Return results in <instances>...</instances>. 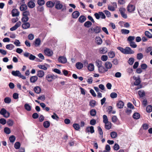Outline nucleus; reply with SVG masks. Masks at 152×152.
<instances>
[{
	"instance_id": "nucleus-18",
	"label": "nucleus",
	"mask_w": 152,
	"mask_h": 152,
	"mask_svg": "<svg viewBox=\"0 0 152 152\" xmlns=\"http://www.w3.org/2000/svg\"><path fill=\"white\" fill-rule=\"evenodd\" d=\"M124 104L123 102L121 101H119L117 103V106L118 108L121 109L123 107Z\"/></svg>"
},
{
	"instance_id": "nucleus-52",
	"label": "nucleus",
	"mask_w": 152,
	"mask_h": 152,
	"mask_svg": "<svg viewBox=\"0 0 152 152\" xmlns=\"http://www.w3.org/2000/svg\"><path fill=\"white\" fill-rule=\"evenodd\" d=\"M111 125L110 122H109V124H105V127L106 129L109 130L111 128Z\"/></svg>"
},
{
	"instance_id": "nucleus-6",
	"label": "nucleus",
	"mask_w": 152,
	"mask_h": 152,
	"mask_svg": "<svg viewBox=\"0 0 152 152\" xmlns=\"http://www.w3.org/2000/svg\"><path fill=\"white\" fill-rule=\"evenodd\" d=\"M55 7L57 10H59L61 9L63 7V5L58 0H55Z\"/></svg>"
},
{
	"instance_id": "nucleus-14",
	"label": "nucleus",
	"mask_w": 152,
	"mask_h": 152,
	"mask_svg": "<svg viewBox=\"0 0 152 152\" xmlns=\"http://www.w3.org/2000/svg\"><path fill=\"white\" fill-rule=\"evenodd\" d=\"M99 51L100 54H104L107 52V49L106 47H104L100 48L99 50Z\"/></svg>"
},
{
	"instance_id": "nucleus-27",
	"label": "nucleus",
	"mask_w": 152,
	"mask_h": 152,
	"mask_svg": "<svg viewBox=\"0 0 152 152\" xmlns=\"http://www.w3.org/2000/svg\"><path fill=\"white\" fill-rule=\"evenodd\" d=\"M88 69L90 71H93L94 69V66L92 64H89L88 66Z\"/></svg>"
},
{
	"instance_id": "nucleus-21",
	"label": "nucleus",
	"mask_w": 152,
	"mask_h": 152,
	"mask_svg": "<svg viewBox=\"0 0 152 152\" xmlns=\"http://www.w3.org/2000/svg\"><path fill=\"white\" fill-rule=\"evenodd\" d=\"M105 67L107 69H110L112 66V64L111 62L107 61L105 63Z\"/></svg>"
},
{
	"instance_id": "nucleus-31",
	"label": "nucleus",
	"mask_w": 152,
	"mask_h": 152,
	"mask_svg": "<svg viewBox=\"0 0 152 152\" xmlns=\"http://www.w3.org/2000/svg\"><path fill=\"white\" fill-rule=\"evenodd\" d=\"M103 122L105 124H109V122L108 121V119L107 116L106 115H104L103 116Z\"/></svg>"
},
{
	"instance_id": "nucleus-58",
	"label": "nucleus",
	"mask_w": 152,
	"mask_h": 152,
	"mask_svg": "<svg viewBox=\"0 0 152 152\" xmlns=\"http://www.w3.org/2000/svg\"><path fill=\"white\" fill-rule=\"evenodd\" d=\"M28 17L26 16H23L22 17L21 20L22 22H26L28 21Z\"/></svg>"
},
{
	"instance_id": "nucleus-44",
	"label": "nucleus",
	"mask_w": 152,
	"mask_h": 152,
	"mask_svg": "<svg viewBox=\"0 0 152 152\" xmlns=\"http://www.w3.org/2000/svg\"><path fill=\"white\" fill-rule=\"evenodd\" d=\"M37 77L34 76L31 77L30 79V80L31 82L34 83L37 80Z\"/></svg>"
},
{
	"instance_id": "nucleus-23",
	"label": "nucleus",
	"mask_w": 152,
	"mask_h": 152,
	"mask_svg": "<svg viewBox=\"0 0 152 152\" xmlns=\"http://www.w3.org/2000/svg\"><path fill=\"white\" fill-rule=\"evenodd\" d=\"M86 17L84 15H82L79 18L78 21L80 22L83 23L86 20Z\"/></svg>"
},
{
	"instance_id": "nucleus-15",
	"label": "nucleus",
	"mask_w": 152,
	"mask_h": 152,
	"mask_svg": "<svg viewBox=\"0 0 152 152\" xmlns=\"http://www.w3.org/2000/svg\"><path fill=\"white\" fill-rule=\"evenodd\" d=\"M12 14L13 17L18 16H19V13L17 10L13 9L12 10Z\"/></svg>"
},
{
	"instance_id": "nucleus-34",
	"label": "nucleus",
	"mask_w": 152,
	"mask_h": 152,
	"mask_svg": "<svg viewBox=\"0 0 152 152\" xmlns=\"http://www.w3.org/2000/svg\"><path fill=\"white\" fill-rule=\"evenodd\" d=\"M12 42L17 47H19L20 46V42L18 39H16L14 42Z\"/></svg>"
},
{
	"instance_id": "nucleus-16",
	"label": "nucleus",
	"mask_w": 152,
	"mask_h": 152,
	"mask_svg": "<svg viewBox=\"0 0 152 152\" xmlns=\"http://www.w3.org/2000/svg\"><path fill=\"white\" fill-rule=\"evenodd\" d=\"M11 74L14 76L19 77L21 73L19 70L12 71L11 72Z\"/></svg>"
},
{
	"instance_id": "nucleus-39",
	"label": "nucleus",
	"mask_w": 152,
	"mask_h": 152,
	"mask_svg": "<svg viewBox=\"0 0 152 152\" xmlns=\"http://www.w3.org/2000/svg\"><path fill=\"white\" fill-rule=\"evenodd\" d=\"M96 64L98 68L102 66V61L99 60H97L96 61Z\"/></svg>"
},
{
	"instance_id": "nucleus-64",
	"label": "nucleus",
	"mask_w": 152,
	"mask_h": 152,
	"mask_svg": "<svg viewBox=\"0 0 152 152\" xmlns=\"http://www.w3.org/2000/svg\"><path fill=\"white\" fill-rule=\"evenodd\" d=\"M23 16H26L28 17V16L30 15V13L29 11H25L23 12Z\"/></svg>"
},
{
	"instance_id": "nucleus-28",
	"label": "nucleus",
	"mask_w": 152,
	"mask_h": 152,
	"mask_svg": "<svg viewBox=\"0 0 152 152\" xmlns=\"http://www.w3.org/2000/svg\"><path fill=\"white\" fill-rule=\"evenodd\" d=\"M92 25V23L89 21L86 22L84 24V26L86 28L90 27Z\"/></svg>"
},
{
	"instance_id": "nucleus-47",
	"label": "nucleus",
	"mask_w": 152,
	"mask_h": 152,
	"mask_svg": "<svg viewBox=\"0 0 152 152\" xmlns=\"http://www.w3.org/2000/svg\"><path fill=\"white\" fill-rule=\"evenodd\" d=\"M117 136V133L115 132H112L110 133V136L112 138H116Z\"/></svg>"
},
{
	"instance_id": "nucleus-43",
	"label": "nucleus",
	"mask_w": 152,
	"mask_h": 152,
	"mask_svg": "<svg viewBox=\"0 0 152 152\" xmlns=\"http://www.w3.org/2000/svg\"><path fill=\"white\" fill-rule=\"evenodd\" d=\"M143 55L141 53H139L137 54V59L140 60L143 58Z\"/></svg>"
},
{
	"instance_id": "nucleus-10",
	"label": "nucleus",
	"mask_w": 152,
	"mask_h": 152,
	"mask_svg": "<svg viewBox=\"0 0 152 152\" xmlns=\"http://www.w3.org/2000/svg\"><path fill=\"white\" fill-rule=\"evenodd\" d=\"M46 5L47 7L49 8H52L55 5V0L53 1H49L47 2Z\"/></svg>"
},
{
	"instance_id": "nucleus-30",
	"label": "nucleus",
	"mask_w": 152,
	"mask_h": 152,
	"mask_svg": "<svg viewBox=\"0 0 152 152\" xmlns=\"http://www.w3.org/2000/svg\"><path fill=\"white\" fill-rule=\"evenodd\" d=\"M140 117V114L138 113H135L133 115V117L135 119H137Z\"/></svg>"
},
{
	"instance_id": "nucleus-8",
	"label": "nucleus",
	"mask_w": 152,
	"mask_h": 152,
	"mask_svg": "<svg viewBox=\"0 0 152 152\" xmlns=\"http://www.w3.org/2000/svg\"><path fill=\"white\" fill-rule=\"evenodd\" d=\"M58 61L60 63L62 64H65L67 62V59L64 56H60L58 58Z\"/></svg>"
},
{
	"instance_id": "nucleus-3",
	"label": "nucleus",
	"mask_w": 152,
	"mask_h": 152,
	"mask_svg": "<svg viewBox=\"0 0 152 152\" xmlns=\"http://www.w3.org/2000/svg\"><path fill=\"white\" fill-rule=\"evenodd\" d=\"M119 10L122 17L125 19L127 18V15L125 13L126 11V9L123 7H121L119 8Z\"/></svg>"
},
{
	"instance_id": "nucleus-13",
	"label": "nucleus",
	"mask_w": 152,
	"mask_h": 152,
	"mask_svg": "<svg viewBox=\"0 0 152 152\" xmlns=\"http://www.w3.org/2000/svg\"><path fill=\"white\" fill-rule=\"evenodd\" d=\"M134 53V51L132 50L129 47H126L125 48V54H132Z\"/></svg>"
},
{
	"instance_id": "nucleus-57",
	"label": "nucleus",
	"mask_w": 152,
	"mask_h": 152,
	"mask_svg": "<svg viewBox=\"0 0 152 152\" xmlns=\"http://www.w3.org/2000/svg\"><path fill=\"white\" fill-rule=\"evenodd\" d=\"M130 46L132 48H135L137 47V45L134 42H131L129 43Z\"/></svg>"
},
{
	"instance_id": "nucleus-35",
	"label": "nucleus",
	"mask_w": 152,
	"mask_h": 152,
	"mask_svg": "<svg viewBox=\"0 0 152 152\" xmlns=\"http://www.w3.org/2000/svg\"><path fill=\"white\" fill-rule=\"evenodd\" d=\"M43 125L44 127L47 128L49 127L50 126V123L49 121H46L44 122Z\"/></svg>"
},
{
	"instance_id": "nucleus-4",
	"label": "nucleus",
	"mask_w": 152,
	"mask_h": 152,
	"mask_svg": "<svg viewBox=\"0 0 152 152\" xmlns=\"http://www.w3.org/2000/svg\"><path fill=\"white\" fill-rule=\"evenodd\" d=\"M0 113L5 118H8L10 116V113L7 112L4 108H2L1 110Z\"/></svg>"
},
{
	"instance_id": "nucleus-62",
	"label": "nucleus",
	"mask_w": 152,
	"mask_h": 152,
	"mask_svg": "<svg viewBox=\"0 0 152 152\" xmlns=\"http://www.w3.org/2000/svg\"><path fill=\"white\" fill-rule=\"evenodd\" d=\"M117 49L120 50L122 53L125 54V48L124 49L123 48L118 47L117 48Z\"/></svg>"
},
{
	"instance_id": "nucleus-1",
	"label": "nucleus",
	"mask_w": 152,
	"mask_h": 152,
	"mask_svg": "<svg viewBox=\"0 0 152 152\" xmlns=\"http://www.w3.org/2000/svg\"><path fill=\"white\" fill-rule=\"evenodd\" d=\"M58 76L57 75H54L53 74H48L47 75L46 78L49 82H51L53 80H54L57 78Z\"/></svg>"
},
{
	"instance_id": "nucleus-42",
	"label": "nucleus",
	"mask_w": 152,
	"mask_h": 152,
	"mask_svg": "<svg viewBox=\"0 0 152 152\" xmlns=\"http://www.w3.org/2000/svg\"><path fill=\"white\" fill-rule=\"evenodd\" d=\"M4 102L7 104H9L11 102L10 98L9 97H6L4 99Z\"/></svg>"
},
{
	"instance_id": "nucleus-32",
	"label": "nucleus",
	"mask_w": 152,
	"mask_h": 152,
	"mask_svg": "<svg viewBox=\"0 0 152 152\" xmlns=\"http://www.w3.org/2000/svg\"><path fill=\"white\" fill-rule=\"evenodd\" d=\"M14 121L11 119H9L7 122V123L9 126H12L14 124Z\"/></svg>"
},
{
	"instance_id": "nucleus-49",
	"label": "nucleus",
	"mask_w": 152,
	"mask_h": 152,
	"mask_svg": "<svg viewBox=\"0 0 152 152\" xmlns=\"http://www.w3.org/2000/svg\"><path fill=\"white\" fill-rule=\"evenodd\" d=\"M135 37L134 36H129L127 38V40L129 42V43L133 42L134 39Z\"/></svg>"
},
{
	"instance_id": "nucleus-51",
	"label": "nucleus",
	"mask_w": 152,
	"mask_h": 152,
	"mask_svg": "<svg viewBox=\"0 0 152 152\" xmlns=\"http://www.w3.org/2000/svg\"><path fill=\"white\" fill-rule=\"evenodd\" d=\"M4 132L7 134H9L11 132V131L10 129L8 127H5L4 128Z\"/></svg>"
},
{
	"instance_id": "nucleus-48",
	"label": "nucleus",
	"mask_w": 152,
	"mask_h": 152,
	"mask_svg": "<svg viewBox=\"0 0 152 152\" xmlns=\"http://www.w3.org/2000/svg\"><path fill=\"white\" fill-rule=\"evenodd\" d=\"M96 101L94 100H92L90 101L89 105L92 107H94L96 105Z\"/></svg>"
},
{
	"instance_id": "nucleus-54",
	"label": "nucleus",
	"mask_w": 152,
	"mask_h": 152,
	"mask_svg": "<svg viewBox=\"0 0 152 152\" xmlns=\"http://www.w3.org/2000/svg\"><path fill=\"white\" fill-rule=\"evenodd\" d=\"M9 140L10 142H13L15 140V138L14 135L11 136L9 138Z\"/></svg>"
},
{
	"instance_id": "nucleus-45",
	"label": "nucleus",
	"mask_w": 152,
	"mask_h": 152,
	"mask_svg": "<svg viewBox=\"0 0 152 152\" xmlns=\"http://www.w3.org/2000/svg\"><path fill=\"white\" fill-rule=\"evenodd\" d=\"M146 110L147 112L150 113L152 111V106L151 105H148L146 108Z\"/></svg>"
},
{
	"instance_id": "nucleus-38",
	"label": "nucleus",
	"mask_w": 152,
	"mask_h": 152,
	"mask_svg": "<svg viewBox=\"0 0 152 152\" xmlns=\"http://www.w3.org/2000/svg\"><path fill=\"white\" fill-rule=\"evenodd\" d=\"M96 111L95 109H92L90 111V114L92 116H94L96 115Z\"/></svg>"
},
{
	"instance_id": "nucleus-12",
	"label": "nucleus",
	"mask_w": 152,
	"mask_h": 152,
	"mask_svg": "<svg viewBox=\"0 0 152 152\" xmlns=\"http://www.w3.org/2000/svg\"><path fill=\"white\" fill-rule=\"evenodd\" d=\"M86 132H90L91 134L94 133V127L92 126L87 127L86 129Z\"/></svg>"
},
{
	"instance_id": "nucleus-24",
	"label": "nucleus",
	"mask_w": 152,
	"mask_h": 152,
	"mask_svg": "<svg viewBox=\"0 0 152 152\" xmlns=\"http://www.w3.org/2000/svg\"><path fill=\"white\" fill-rule=\"evenodd\" d=\"M96 42L97 44L100 45L102 44V39L99 37H96Z\"/></svg>"
},
{
	"instance_id": "nucleus-33",
	"label": "nucleus",
	"mask_w": 152,
	"mask_h": 152,
	"mask_svg": "<svg viewBox=\"0 0 152 152\" xmlns=\"http://www.w3.org/2000/svg\"><path fill=\"white\" fill-rule=\"evenodd\" d=\"M145 35L148 38H152V34L148 31H146L145 33Z\"/></svg>"
},
{
	"instance_id": "nucleus-2",
	"label": "nucleus",
	"mask_w": 152,
	"mask_h": 152,
	"mask_svg": "<svg viewBox=\"0 0 152 152\" xmlns=\"http://www.w3.org/2000/svg\"><path fill=\"white\" fill-rule=\"evenodd\" d=\"M89 30L92 31L93 32L96 34L100 33L101 31V27L98 26H96L94 28H91L89 29Z\"/></svg>"
},
{
	"instance_id": "nucleus-63",
	"label": "nucleus",
	"mask_w": 152,
	"mask_h": 152,
	"mask_svg": "<svg viewBox=\"0 0 152 152\" xmlns=\"http://www.w3.org/2000/svg\"><path fill=\"white\" fill-rule=\"evenodd\" d=\"M98 131L99 132V134L100 135L102 136V137H103V131L102 130V129L101 127H100V126H98Z\"/></svg>"
},
{
	"instance_id": "nucleus-37",
	"label": "nucleus",
	"mask_w": 152,
	"mask_h": 152,
	"mask_svg": "<svg viewBox=\"0 0 152 152\" xmlns=\"http://www.w3.org/2000/svg\"><path fill=\"white\" fill-rule=\"evenodd\" d=\"M138 94L140 97H142L145 96V92L143 90H140L138 91Z\"/></svg>"
},
{
	"instance_id": "nucleus-20",
	"label": "nucleus",
	"mask_w": 152,
	"mask_h": 152,
	"mask_svg": "<svg viewBox=\"0 0 152 152\" xmlns=\"http://www.w3.org/2000/svg\"><path fill=\"white\" fill-rule=\"evenodd\" d=\"M30 25L28 22H25L22 25V27L24 29H26L29 28Z\"/></svg>"
},
{
	"instance_id": "nucleus-19",
	"label": "nucleus",
	"mask_w": 152,
	"mask_h": 152,
	"mask_svg": "<svg viewBox=\"0 0 152 152\" xmlns=\"http://www.w3.org/2000/svg\"><path fill=\"white\" fill-rule=\"evenodd\" d=\"M83 64L80 62H77L75 64V66L76 68L79 69H82L83 68Z\"/></svg>"
},
{
	"instance_id": "nucleus-60",
	"label": "nucleus",
	"mask_w": 152,
	"mask_h": 152,
	"mask_svg": "<svg viewBox=\"0 0 152 152\" xmlns=\"http://www.w3.org/2000/svg\"><path fill=\"white\" fill-rule=\"evenodd\" d=\"M51 117L54 119L58 120L59 119V117L55 113H53V115L51 116Z\"/></svg>"
},
{
	"instance_id": "nucleus-29",
	"label": "nucleus",
	"mask_w": 152,
	"mask_h": 152,
	"mask_svg": "<svg viewBox=\"0 0 152 152\" xmlns=\"http://www.w3.org/2000/svg\"><path fill=\"white\" fill-rule=\"evenodd\" d=\"M28 6L30 8H33L35 6V3L33 1H30L28 3Z\"/></svg>"
},
{
	"instance_id": "nucleus-7",
	"label": "nucleus",
	"mask_w": 152,
	"mask_h": 152,
	"mask_svg": "<svg viewBox=\"0 0 152 152\" xmlns=\"http://www.w3.org/2000/svg\"><path fill=\"white\" fill-rule=\"evenodd\" d=\"M135 9V6L130 4H129L127 7V10L128 12H132L134 11Z\"/></svg>"
},
{
	"instance_id": "nucleus-53",
	"label": "nucleus",
	"mask_w": 152,
	"mask_h": 152,
	"mask_svg": "<svg viewBox=\"0 0 152 152\" xmlns=\"http://www.w3.org/2000/svg\"><path fill=\"white\" fill-rule=\"evenodd\" d=\"M44 75V73L43 71L41 70H39V77H42Z\"/></svg>"
},
{
	"instance_id": "nucleus-50",
	"label": "nucleus",
	"mask_w": 152,
	"mask_h": 152,
	"mask_svg": "<svg viewBox=\"0 0 152 152\" xmlns=\"http://www.w3.org/2000/svg\"><path fill=\"white\" fill-rule=\"evenodd\" d=\"M24 106L25 109L28 111H30L31 109V106L28 104H26Z\"/></svg>"
},
{
	"instance_id": "nucleus-26",
	"label": "nucleus",
	"mask_w": 152,
	"mask_h": 152,
	"mask_svg": "<svg viewBox=\"0 0 152 152\" xmlns=\"http://www.w3.org/2000/svg\"><path fill=\"white\" fill-rule=\"evenodd\" d=\"M6 48L7 49L11 50L15 48V46L12 44H9L7 45Z\"/></svg>"
},
{
	"instance_id": "nucleus-46",
	"label": "nucleus",
	"mask_w": 152,
	"mask_h": 152,
	"mask_svg": "<svg viewBox=\"0 0 152 152\" xmlns=\"http://www.w3.org/2000/svg\"><path fill=\"white\" fill-rule=\"evenodd\" d=\"M134 62V59L133 58H130L128 61V63L130 65H132Z\"/></svg>"
},
{
	"instance_id": "nucleus-40",
	"label": "nucleus",
	"mask_w": 152,
	"mask_h": 152,
	"mask_svg": "<svg viewBox=\"0 0 152 152\" xmlns=\"http://www.w3.org/2000/svg\"><path fill=\"white\" fill-rule=\"evenodd\" d=\"M121 32L123 34H127L129 33L130 31L128 30L123 29L121 30Z\"/></svg>"
},
{
	"instance_id": "nucleus-11",
	"label": "nucleus",
	"mask_w": 152,
	"mask_h": 152,
	"mask_svg": "<svg viewBox=\"0 0 152 152\" xmlns=\"http://www.w3.org/2000/svg\"><path fill=\"white\" fill-rule=\"evenodd\" d=\"M133 78L135 80V81L134 83V85L137 86L139 85L140 84L141 81L140 80V77L137 78V77L134 76L133 77Z\"/></svg>"
},
{
	"instance_id": "nucleus-22",
	"label": "nucleus",
	"mask_w": 152,
	"mask_h": 152,
	"mask_svg": "<svg viewBox=\"0 0 152 152\" xmlns=\"http://www.w3.org/2000/svg\"><path fill=\"white\" fill-rule=\"evenodd\" d=\"M27 9V7L26 4H22L20 7V9L21 11H25Z\"/></svg>"
},
{
	"instance_id": "nucleus-36",
	"label": "nucleus",
	"mask_w": 152,
	"mask_h": 152,
	"mask_svg": "<svg viewBox=\"0 0 152 152\" xmlns=\"http://www.w3.org/2000/svg\"><path fill=\"white\" fill-rule=\"evenodd\" d=\"M73 127L76 130H78L80 129L79 125L78 124H74L73 125Z\"/></svg>"
},
{
	"instance_id": "nucleus-41",
	"label": "nucleus",
	"mask_w": 152,
	"mask_h": 152,
	"mask_svg": "<svg viewBox=\"0 0 152 152\" xmlns=\"http://www.w3.org/2000/svg\"><path fill=\"white\" fill-rule=\"evenodd\" d=\"M20 144L19 142H16L14 144V147L16 149H19L20 147Z\"/></svg>"
},
{
	"instance_id": "nucleus-61",
	"label": "nucleus",
	"mask_w": 152,
	"mask_h": 152,
	"mask_svg": "<svg viewBox=\"0 0 152 152\" xmlns=\"http://www.w3.org/2000/svg\"><path fill=\"white\" fill-rule=\"evenodd\" d=\"M101 59L103 61H106L108 59V57L107 55H102L101 57Z\"/></svg>"
},
{
	"instance_id": "nucleus-9",
	"label": "nucleus",
	"mask_w": 152,
	"mask_h": 152,
	"mask_svg": "<svg viewBox=\"0 0 152 152\" xmlns=\"http://www.w3.org/2000/svg\"><path fill=\"white\" fill-rule=\"evenodd\" d=\"M21 24V22L20 21H18L17 22L15 25L10 28V30L11 31H14L16 30L18 27H19Z\"/></svg>"
},
{
	"instance_id": "nucleus-25",
	"label": "nucleus",
	"mask_w": 152,
	"mask_h": 152,
	"mask_svg": "<svg viewBox=\"0 0 152 152\" xmlns=\"http://www.w3.org/2000/svg\"><path fill=\"white\" fill-rule=\"evenodd\" d=\"M108 55L109 58H113L115 57V54L113 51H110L108 53Z\"/></svg>"
},
{
	"instance_id": "nucleus-56",
	"label": "nucleus",
	"mask_w": 152,
	"mask_h": 152,
	"mask_svg": "<svg viewBox=\"0 0 152 152\" xmlns=\"http://www.w3.org/2000/svg\"><path fill=\"white\" fill-rule=\"evenodd\" d=\"M104 67L102 66L98 68L99 72L101 73H103V71L104 70Z\"/></svg>"
},
{
	"instance_id": "nucleus-17",
	"label": "nucleus",
	"mask_w": 152,
	"mask_h": 152,
	"mask_svg": "<svg viewBox=\"0 0 152 152\" xmlns=\"http://www.w3.org/2000/svg\"><path fill=\"white\" fill-rule=\"evenodd\" d=\"M80 15V13L77 11H75L72 14V17L74 18H77Z\"/></svg>"
},
{
	"instance_id": "nucleus-55",
	"label": "nucleus",
	"mask_w": 152,
	"mask_h": 152,
	"mask_svg": "<svg viewBox=\"0 0 152 152\" xmlns=\"http://www.w3.org/2000/svg\"><path fill=\"white\" fill-rule=\"evenodd\" d=\"M117 94L115 92H112L110 94V97L113 99L116 98L117 97Z\"/></svg>"
},
{
	"instance_id": "nucleus-5",
	"label": "nucleus",
	"mask_w": 152,
	"mask_h": 152,
	"mask_svg": "<svg viewBox=\"0 0 152 152\" xmlns=\"http://www.w3.org/2000/svg\"><path fill=\"white\" fill-rule=\"evenodd\" d=\"M44 52L45 55L48 56L50 57L53 54V51L50 49L46 48L44 50Z\"/></svg>"
},
{
	"instance_id": "nucleus-59",
	"label": "nucleus",
	"mask_w": 152,
	"mask_h": 152,
	"mask_svg": "<svg viewBox=\"0 0 152 152\" xmlns=\"http://www.w3.org/2000/svg\"><path fill=\"white\" fill-rule=\"evenodd\" d=\"M114 150L115 151L118 150L120 148L119 145L117 143H115L113 147Z\"/></svg>"
}]
</instances>
